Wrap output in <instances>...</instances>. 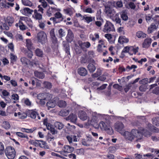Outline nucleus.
<instances>
[{
  "label": "nucleus",
  "instance_id": "obj_48",
  "mask_svg": "<svg viewBox=\"0 0 159 159\" xmlns=\"http://www.w3.org/2000/svg\"><path fill=\"white\" fill-rule=\"evenodd\" d=\"M55 127L59 129H61L63 127L64 125L62 123L57 121L54 124Z\"/></svg>",
  "mask_w": 159,
  "mask_h": 159
},
{
  "label": "nucleus",
  "instance_id": "obj_43",
  "mask_svg": "<svg viewBox=\"0 0 159 159\" xmlns=\"http://www.w3.org/2000/svg\"><path fill=\"white\" fill-rule=\"evenodd\" d=\"M81 9L84 12L92 13L94 12V11L92 10L91 8L89 7L85 9L83 7V6H81Z\"/></svg>",
  "mask_w": 159,
  "mask_h": 159
},
{
  "label": "nucleus",
  "instance_id": "obj_11",
  "mask_svg": "<svg viewBox=\"0 0 159 159\" xmlns=\"http://www.w3.org/2000/svg\"><path fill=\"white\" fill-rule=\"evenodd\" d=\"M147 126L145 128H143L145 129V132H146V130L147 131H149L152 134L151 131H152L154 132L158 133L159 132V129L158 128L154 126L151 124L150 123H148Z\"/></svg>",
  "mask_w": 159,
  "mask_h": 159
},
{
  "label": "nucleus",
  "instance_id": "obj_7",
  "mask_svg": "<svg viewBox=\"0 0 159 159\" xmlns=\"http://www.w3.org/2000/svg\"><path fill=\"white\" fill-rule=\"evenodd\" d=\"M43 124L46 126L47 129L50 131L52 134H55L57 133V130L52 127L51 124L48 122L47 119H45L44 120Z\"/></svg>",
  "mask_w": 159,
  "mask_h": 159
},
{
  "label": "nucleus",
  "instance_id": "obj_23",
  "mask_svg": "<svg viewBox=\"0 0 159 159\" xmlns=\"http://www.w3.org/2000/svg\"><path fill=\"white\" fill-rule=\"evenodd\" d=\"M32 17L36 20H39L42 18V15L41 14L38 12V11L35 9L34 11V14Z\"/></svg>",
  "mask_w": 159,
  "mask_h": 159
},
{
  "label": "nucleus",
  "instance_id": "obj_16",
  "mask_svg": "<svg viewBox=\"0 0 159 159\" xmlns=\"http://www.w3.org/2000/svg\"><path fill=\"white\" fill-rule=\"evenodd\" d=\"M60 9L51 7L47 10L46 14L48 16H50L52 13L56 11H60Z\"/></svg>",
  "mask_w": 159,
  "mask_h": 159
},
{
  "label": "nucleus",
  "instance_id": "obj_22",
  "mask_svg": "<svg viewBox=\"0 0 159 159\" xmlns=\"http://www.w3.org/2000/svg\"><path fill=\"white\" fill-rule=\"evenodd\" d=\"M55 17H52L50 18V20L53 21L54 23H57L58 22L56 21V19H59L62 18V14L57 11V12L55 14Z\"/></svg>",
  "mask_w": 159,
  "mask_h": 159
},
{
  "label": "nucleus",
  "instance_id": "obj_60",
  "mask_svg": "<svg viewBox=\"0 0 159 159\" xmlns=\"http://www.w3.org/2000/svg\"><path fill=\"white\" fill-rule=\"evenodd\" d=\"M105 131L108 134L110 135H112L114 133L113 129L110 125Z\"/></svg>",
  "mask_w": 159,
  "mask_h": 159
},
{
  "label": "nucleus",
  "instance_id": "obj_28",
  "mask_svg": "<svg viewBox=\"0 0 159 159\" xmlns=\"http://www.w3.org/2000/svg\"><path fill=\"white\" fill-rule=\"evenodd\" d=\"M46 139L49 143H52L54 146L55 145V142H53L54 137L51 134L48 133L46 137Z\"/></svg>",
  "mask_w": 159,
  "mask_h": 159
},
{
  "label": "nucleus",
  "instance_id": "obj_50",
  "mask_svg": "<svg viewBox=\"0 0 159 159\" xmlns=\"http://www.w3.org/2000/svg\"><path fill=\"white\" fill-rule=\"evenodd\" d=\"M88 69L90 72H93L95 70L96 67L93 64L90 63L88 66Z\"/></svg>",
  "mask_w": 159,
  "mask_h": 159
},
{
  "label": "nucleus",
  "instance_id": "obj_30",
  "mask_svg": "<svg viewBox=\"0 0 159 159\" xmlns=\"http://www.w3.org/2000/svg\"><path fill=\"white\" fill-rule=\"evenodd\" d=\"M78 73L80 75L84 76L87 75V71L85 68L84 67H80L78 69Z\"/></svg>",
  "mask_w": 159,
  "mask_h": 159
},
{
  "label": "nucleus",
  "instance_id": "obj_54",
  "mask_svg": "<svg viewBox=\"0 0 159 159\" xmlns=\"http://www.w3.org/2000/svg\"><path fill=\"white\" fill-rule=\"evenodd\" d=\"M104 36L110 43L113 42L112 35L109 34H107L105 35Z\"/></svg>",
  "mask_w": 159,
  "mask_h": 159
},
{
  "label": "nucleus",
  "instance_id": "obj_19",
  "mask_svg": "<svg viewBox=\"0 0 159 159\" xmlns=\"http://www.w3.org/2000/svg\"><path fill=\"white\" fill-rule=\"evenodd\" d=\"M74 38V35L72 31L69 29L68 30V34L66 37V40L69 42H71Z\"/></svg>",
  "mask_w": 159,
  "mask_h": 159
},
{
  "label": "nucleus",
  "instance_id": "obj_64",
  "mask_svg": "<svg viewBox=\"0 0 159 159\" xmlns=\"http://www.w3.org/2000/svg\"><path fill=\"white\" fill-rule=\"evenodd\" d=\"M20 61L23 64L26 65L28 64V60L25 57H22L20 58Z\"/></svg>",
  "mask_w": 159,
  "mask_h": 159
},
{
  "label": "nucleus",
  "instance_id": "obj_51",
  "mask_svg": "<svg viewBox=\"0 0 159 159\" xmlns=\"http://www.w3.org/2000/svg\"><path fill=\"white\" fill-rule=\"evenodd\" d=\"M35 53L36 56L40 57H42L43 55V51L39 48H37L36 49Z\"/></svg>",
  "mask_w": 159,
  "mask_h": 159
},
{
  "label": "nucleus",
  "instance_id": "obj_38",
  "mask_svg": "<svg viewBox=\"0 0 159 159\" xmlns=\"http://www.w3.org/2000/svg\"><path fill=\"white\" fill-rule=\"evenodd\" d=\"M136 35L139 38H144L146 37L147 34L141 31H139L136 33Z\"/></svg>",
  "mask_w": 159,
  "mask_h": 159
},
{
  "label": "nucleus",
  "instance_id": "obj_21",
  "mask_svg": "<svg viewBox=\"0 0 159 159\" xmlns=\"http://www.w3.org/2000/svg\"><path fill=\"white\" fill-rule=\"evenodd\" d=\"M82 20H84V21L88 24H89L93 21L95 20V17L94 16H86L82 17Z\"/></svg>",
  "mask_w": 159,
  "mask_h": 159
},
{
  "label": "nucleus",
  "instance_id": "obj_15",
  "mask_svg": "<svg viewBox=\"0 0 159 159\" xmlns=\"http://www.w3.org/2000/svg\"><path fill=\"white\" fill-rule=\"evenodd\" d=\"M29 116L33 119H35L37 116L38 119H40V117L38 116L37 112L34 110L29 111Z\"/></svg>",
  "mask_w": 159,
  "mask_h": 159
},
{
  "label": "nucleus",
  "instance_id": "obj_14",
  "mask_svg": "<svg viewBox=\"0 0 159 159\" xmlns=\"http://www.w3.org/2000/svg\"><path fill=\"white\" fill-rule=\"evenodd\" d=\"M98 44L97 46V51L98 52H102V47H106V46L104 45V41L102 39L98 41Z\"/></svg>",
  "mask_w": 159,
  "mask_h": 159
},
{
  "label": "nucleus",
  "instance_id": "obj_8",
  "mask_svg": "<svg viewBox=\"0 0 159 159\" xmlns=\"http://www.w3.org/2000/svg\"><path fill=\"white\" fill-rule=\"evenodd\" d=\"M105 10L107 15L112 20L117 15L114 10L110 8L106 7Z\"/></svg>",
  "mask_w": 159,
  "mask_h": 159
},
{
  "label": "nucleus",
  "instance_id": "obj_47",
  "mask_svg": "<svg viewBox=\"0 0 159 159\" xmlns=\"http://www.w3.org/2000/svg\"><path fill=\"white\" fill-rule=\"evenodd\" d=\"M129 2L125 5L126 7L128 8H131L132 9H134L135 7V5L133 2Z\"/></svg>",
  "mask_w": 159,
  "mask_h": 159
},
{
  "label": "nucleus",
  "instance_id": "obj_36",
  "mask_svg": "<svg viewBox=\"0 0 159 159\" xmlns=\"http://www.w3.org/2000/svg\"><path fill=\"white\" fill-rule=\"evenodd\" d=\"M33 10L30 9L28 7H25L23 9V14L24 15L27 16L29 14H32L33 12Z\"/></svg>",
  "mask_w": 159,
  "mask_h": 159
},
{
  "label": "nucleus",
  "instance_id": "obj_42",
  "mask_svg": "<svg viewBox=\"0 0 159 159\" xmlns=\"http://www.w3.org/2000/svg\"><path fill=\"white\" fill-rule=\"evenodd\" d=\"M0 27L2 31L4 30H8L9 29V26L6 23H0Z\"/></svg>",
  "mask_w": 159,
  "mask_h": 159
},
{
  "label": "nucleus",
  "instance_id": "obj_20",
  "mask_svg": "<svg viewBox=\"0 0 159 159\" xmlns=\"http://www.w3.org/2000/svg\"><path fill=\"white\" fill-rule=\"evenodd\" d=\"M99 34L97 33H95L94 34H91L89 35V38L90 40L93 42L95 41L99 38Z\"/></svg>",
  "mask_w": 159,
  "mask_h": 159
},
{
  "label": "nucleus",
  "instance_id": "obj_45",
  "mask_svg": "<svg viewBox=\"0 0 159 159\" xmlns=\"http://www.w3.org/2000/svg\"><path fill=\"white\" fill-rule=\"evenodd\" d=\"M145 20L148 23L151 22L153 20L152 16L150 14L146 15Z\"/></svg>",
  "mask_w": 159,
  "mask_h": 159
},
{
  "label": "nucleus",
  "instance_id": "obj_17",
  "mask_svg": "<svg viewBox=\"0 0 159 159\" xmlns=\"http://www.w3.org/2000/svg\"><path fill=\"white\" fill-rule=\"evenodd\" d=\"M158 25H156L154 23L152 24L148 28V34L152 33L158 28Z\"/></svg>",
  "mask_w": 159,
  "mask_h": 159
},
{
  "label": "nucleus",
  "instance_id": "obj_39",
  "mask_svg": "<svg viewBox=\"0 0 159 159\" xmlns=\"http://www.w3.org/2000/svg\"><path fill=\"white\" fill-rule=\"evenodd\" d=\"M68 118L70 121L73 123L76 122L77 117L76 115L73 113L70 114L68 117Z\"/></svg>",
  "mask_w": 159,
  "mask_h": 159
},
{
  "label": "nucleus",
  "instance_id": "obj_2",
  "mask_svg": "<svg viewBox=\"0 0 159 159\" xmlns=\"http://www.w3.org/2000/svg\"><path fill=\"white\" fill-rule=\"evenodd\" d=\"M90 117L88 119V122L85 123L87 126L93 125L94 124H97L100 120H106L109 118L108 115L98 113L95 111L90 112Z\"/></svg>",
  "mask_w": 159,
  "mask_h": 159
},
{
  "label": "nucleus",
  "instance_id": "obj_34",
  "mask_svg": "<svg viewBox=\"0 0 159 159\" xmlns=\"http://www.w3.org/2000/svg\"><path fill=\"white\" fill-rule=\"evenodd\" d=\"M65 49L66 52L68 54H70V46L68 43L65 41H63L62 43Z\"/></svg>",
  "mask_w": 159,
  "mask_h": 159
},
{
  "label": "nucleus",
  "instance_id": "obj_56",
  "mask_svg": "<svg viewBox=\"0 0 159 159\" xmlns=\"http://www.w3.org/2000/svg\"><path fill=\"white\" fill-rule=\"evenodd\" d=\"M152 123L156 126H159V117L153 118L152 119Z\"/></svg>",
  "mask_w": 159,
  "mask_h": 159
},
{
  "label": "nucleus",
  "instance_id": "obj_59",
  "mask_svg": "<svg viewBox=\"0 0 159 159\" xmlns=\"http://www.w3.org/2000/svg\"><path fill=\"white\" fill-rule=\"evenodd\" d=\"M2 126L6 129H8L10 128V125L9 123L7 121L3 122L2 124Z\"/></svg>",
  "mask_w": 159,
  "mask_h": 159
},
{
  "label": "nucleus",
  "instance_id": "obj_24",
  "mask_svg": "<svg viewBox=\"0 0 159 159\" xmlns=\"http://www.w3.org/2000/svg\"><path fill=\"white\" fill-rule=\"evenodd\" d=\"M129 41V39L126 38L124 36H119L118 40V43L121 44L128 43Z\"/></svg>",
  "mask_w": 159,
  "mask_h": 159
},
{
  "label": "nucleus",
  "instance_id": "obj_40",
  "mask_svg": "<svg viewBox=\"0 0 159 159\" xmlns=\"http://www.w3.org/2000/svg\"><path fill=\"white\" fill-rule=\"evenodd\" d=\"M121 17L122 19L125 21H126L128 19V16L127 13L125 11H122L120 13Z\"/></svg>",
  "mask_w": 159,
  "mask_h": 159
},
{
  "label": "nucleus",
  "instance_id": "obj_4",
  "mask_svg": "<svg viewBox=\"0 0 159 159\" xmlns=\"http://www.w3.org/2000/svg\"><path fill=\"white\" fill-rule=\"evenodd\" d=\"M6 156L8 159H13L16 155V152L14 148L11 146L7 148L5 150Z\"/></svg>",
  "mask_w": 159,
  "mask_h": 159
},
{
  "label": "nucleus",
  "instance_id": "obj_25",
  "mask_svg": "<svg viewBox=\"0 0 159 159\" xmlns=\"http://www.w3.org/2000/svg\"><path fill=\"white\" fill-rule=\"evenodd\" d=\"M50 99H51L47 102L46 104L49 110L50 108H53L54 107L56 104V102L55 100Z\"/></svg>",
  "mask_w": 159,
  "mask_h": 159
},
{
  "label": "nucleus",
  "instance_id": "obj_57",
  "mask_svg": "<svg viewBox=\"0 0 159 159\" xmlns=\"http://www.w3.org/2000/svg\"><path fill=\"white\" fill-rule=\"evenodd\" d=\"M102 74V70L100 69H98L96 73L93 74L92 76L93 78H96L101 75Z\"/></svg>",
  "mask_w": 159,
  "mask_h": 159
},
{
  "label": "nucleus",
  "instance_id": "obj_10",
  "mask_svg": "<svg viewBox=\"0 0 159 159\" xmlns=\"http://www.w3.org/2000/svg\"><path fill=\"white\" fill-rule=\"evenodd\" d=\"M62 150L63 151H58L57 152L65 156V153H70L72 152L74 150V148L68 145H66L64 146Z\"/></svg>",
  "mask_w": 159,
  "mask_h": 159
},
{
  "label": "nucleus",
  "instance_id": "obj_61",
  "mask_svg": "<svg viewBox=\"0 0 159 159\" xmlns=\"http://www.w3.org/2000/svg\"><path fill=\"white\" fill-rule=\"evenodd\" d=\"M58 106L60 107H64L66 105V102L62 100L59 101L57 103Z\"/></svg>",
  "mask_w": 159,
  "mask_h": 159
},
{
  "label": "nucleus",
  "instance_id": "obj_35",
  "mask_svg": "<svg viewBox=\"0 0 159 159\" xmlns=\"http://www.w3.org/2000/svg\"><path fill=\"white\" fill-rule=\"evenodd\" d=\"M22 21H25L26 23H27L28 22L30 21V19L27 17L25 16H20L19 20L20 24H22L23 23Z\"/></svg>",
  "mask_w": 159,
  "mask_h": 159
},
{
  "label": "nucleus",
  "instance_id": "obj_55",
  "mask_svg": "<svg viewBox=\"0 0 159 159\" xmlns=\"http://www.w3.org/2000/svg\"><path fill=\"white\" fill-rule=\"evenodd\" d=\"M43 86L45 88L50 89L52 87V84L49 82L46 81L44 82L43 83Z\"/></svg>",
  "mask_w": 159,
  "mask_h": 159
},
{
  "label": "nucleus",
  "instance_id": "obj_49",
  "mask_svg": "<svg viewBox=\"0 0 159 159\" xmlns=\"http://www.w3.org/2000/svg\"><path fill=\"white\" fill-rule=\"evenodd\" d=\"M26 45L29 50H30L33 48V44L30 39H27L26 40Z\"/></svg>",
  "mask_w": 159,
  "mask_h": 159
},
{
  "label": "nucleus",
  "instance_id": "obj_46",
  "mask_svg": "<svg viewBox=\"0 0 159 159\" xmlns=\"http://www.w3.org/2000/svg\"><path fill=\"white\" fill-rule=\"evenodd\" d=\"M34 73L35 76L39 79H43L44 77V74L42 72L36 71Z\"/></svg>",
  "mask_w": 159,
  "mask_h": 159
},
{
  "label": "nucleus",
  "instance_id": "obj_37",
  "mask_svg": "<svg viewBox=\"0 0 159 159\" xmlns=\"http://www.w3.org/2000/svg\"><path fill=\"white\" fill-rule=\"evenodd\" d=\"M22 4L25 6L32 7L33 6L32 3L29 0H21Z\"/></svg>",
  "mask_w": 159,
  "mask_h": 159
},
{
  "label": "nucleus",
  "instance_id": "obj_44",
  "mask_svg": "<svg viewBox=\"0 0 159 159\" xmlns=\"http://www.w3.org/2000/svg\"><path fill=\"white\" fill-rule=\"evenodd\" d=\"M10 58L11 59V63L14 64L16 61L17 59V56L14 53H11L10 55Z\"/></svg>",
  "mask_w": 159,
  "mask_h": 159
},
{
  "label": "nucleus",
  "instance_id": "obj_26",
  "mask_svg": "<svg viewBox=\"0 0 159 159\" xmlns=\"http://www.w3.org/2000/svg\"><path fill=\"white\" fill-rule=\"evenodd\" d=\"M67 139L70 144L72 143V142L77 141V138L76 136H66Z\"/></svg>",
  "mask_w": 159,
  "mask_h": 159
},
{
  "label": "nucleus",
  "instance_id": "obj_29",
  "mask_svg": "<svg viewBox=\"0 0 159 159\" xmlns=\"http://www.w3.org/2000/svg\"><path fill=\"white\" fill-rule=\"evenodd\" d=\"M109 125L107 123L101 121L99 122L100 128L102 130H105Z\"/></svg>",
  "mask_w": 159,
  "mask_h": 159
},
{
  "label": "nucleus",
  "instance_id": "obj_31",
  "mask_svg": "<svg viewBox=\"0 0 159 159\" xmlns=\"http://www.w3.org/2000/svg\"><path fill=\"white\" fill-rule=\"evenodd\" d=\"M138 49L139 48L138 47H134L133 46H130L129 54L132 55L134 54H136L138 52Z\"/></svg>",
  "mask_w": 159,
  "mask_h": 159
},
{
  "label": "nucleus",
  "instance_id": "obj_3",
  "mask_svg": "<svg viewBox=\"0 0 159 159\" xmlns=\"http://www.w3.org/2000/svg\"><path fill=\"white\" fill-rule=\"evenodd\" d=\"M52 95L50 93H42L38 95V99L40 100V103L41 105L45 104V100H49L52 98Z\"/></svg>",
  "mask_w": 159,
  "mask_h": 159
},
{
  "label": "nucleus",
  "instance_id": "obj_52",
  "mask_svg": "<svg viewBox=\"0 0 159 159\" xmlns=\"http://www.w3.org/2000/svg\"><path fill=\"white\" fill-rule=\"evenodd\" d=\"M69 112V111L68 110L63 109L60 111L59 115L62 116H65L68 115Z\"/></svg>",
  "mask_w": 159,
  "mask_h": 159
},
{
  "label": "nucleus",
  "instance_id": "obj_5",
  "mask_svg": "<svg viewBox=\"0 0 159 159\" xmlns=\"http://www.w3.org/2000/svg\"><path fill=\"white\" fill-rule=\"evenodd\" d=\"M115 29L113 25L110 22L107 21L104 26L103 31L105 32L113 31Z\"/></svg>",
  "mask_w": 159,
  "mask_h": 159
},
{
  "label": "nucleus",
  "instance_id": "obj_58",
  "mask_svg": "<svg viewBox=\"0 0 159 159\" xmlns=\"http://www.w3.org/2000/svg\"><path fill=\"white\" fill-rule=\"evenodd\" d=\"M112 20L115 21L116 23L120 25H121V19L119 18L118 14Z\"/></svg>",
  "mask_w": 159,
  "mask_h": 159
},
{
  "label": "nucleus",
  "instance_id": "obj_27",
  "mask_svg": "<svg viewBox=\"0 0 159 159\" xmlns=\"http://www.w3.org/2000/svg\"><path fill=\"white\" fill-rule=\"evenodd\" d=\"M64 12L71 16L75 12V10L73 8H68L63 10Z\"/></svg>",
  "mask_w": 159,
  "mask_h": 159
},
{
  "label": "nucleus",
  "instance_id": "obj_53",
  "mask_svg": "<svg viewBox=\"0 0 159 159\" xmlns=\"http://www.w3.org/2000/svg\"><path fill=\"white\" fill-rule=\"evenodd\" d=\"M18 116L20 119H24L27 117L26 114L24 112L21 111L17 113Z\"/></svg>",
  "mask_w": 159,
  "mask_h": 159
},
{
  "label": "nucleus",
  "instance_id": "obj_9",
  "mask_svg": "<svg viewBox=\"0 0 159 159\" xmlns=\"http://www.w3.org/2000/svg\"><path fill=\"white\" fill-rule=\"evenodd\" d=\"M115 128L116 130L121 134L124 132V125L121 122H117L115 124Z\"/></svg>",
  "mask_w": 159,
  "mask_h": 159
},
{
  "label": "nucleus",
  "instance_id": "obj_12",
  "mask_svg": "<svg viewBox=\"0 0 159 159\" xmlns=\"http://www.w3.org/2000/svg\"><path fill=\"white\" fill-rule=\"evenodd\" d=\"M152 41L150 38H147L145 39L142 43V47L145 48H148L150 46Z\"/></svg>",
  "mask_w": 159,
  "mask_h": 159
},
{
  "label": "nucleus",
  "instance_id": "obj_1",
  "mask_svg": "<svg viewBox=\"0 0 159 159\" xmlns=\"http://www.w3.org/2000/svg\"><path fill=\"white\" fill-rule=\"evenodd\" d=\"M145 131L143 128L141 127L139 128L138 130L134 129H132L130 132L128 131H125L121 135L127 140L132 141L135 138L137 139V141H139L142 139L143 135L147 137L151 135V134L149 131L146 130V132H145Z\"/></svg>",
  "mask_w": 159,
  "mask_h": 159
},
{
  "label": "nucleus",
  "instance_id": "obj_32",
  "mask_svg": "<svg viewBox=\"0 0 159 159\" xmlns=\"http://www.w3.org/2000/svg\"><path fill=\"white\" fill-rule=\"evenodd\" d=\"M14 21V18L10 16H7L6 20V22L8 24L9 26L12 25Z\"/></svg>",
  "mask_w": 159,
  "mask_h": 159
},
{
  "label": "nucleus",
  "instance_id": "obj_18",
  "mask_svg": "<svg viewBox=\"0 0 159 159\" xmlns=\"http://www.w3.org/2000/svg\"><path fill=\"white\" fill-rule=\"evenodd\" d=\"M78 43L82 49H84L85 48H89L91 46V44L89 42H84L82 43L81 41H79Z\"/></svg>",
  "mask_w": 159,
  "mask_h": 159
},
{
  "label": "nucleus",
  "instance_id": "obj_33",
  "mask_svg": "<svg viewBox=\"0 0 159 159\" xmlns=\"http://www.w3.org/2000/svg\"><path fill=\"white\" fill-rule=\"evenodd\" d=\"M1 96L2 98H5L10 95L9 93L7 90L5 89H1Z\"/></svg>",
  "mask_w": 159,
  "mask_h": 159
},
{
  "label": "nucleus",
  "instance_id": "obj_6",
  "mask_svg": "<svg viewBox=\"0 0 159 159\" xmlns=\"http://www.w3.org/2000/svg\"><path fill=\"white\" fill-rule=\"evenodd\" d=\"M37 39L39 42L44 44L47 41L46 34L43 31L40 32L38 34Z\"/></svg>",
  "mask_w": 159,
  "mask_h": 159
},
{
  "label": "nucleus",
  "instance_id": "obj_62",
  "mask_svg": "<svg viewBox=\"0 0 159 159\" xmlns=\"http://www.w3.org/2000/svg\"><path fill=\"white\" fill-rule=\"evenodd\" d=\"M137 68V66L135 65H132L131 66H127L126 67V69L129 71V70L133 69V71L134 72L135 71V69Z\"/></svg>",
  "mask_w": 159,
  "mask_h": 159
},
{
  "label": "nucleus",
  "instance_id": "obj_41",
  "mask_svg": "<svg viewBox=\"0 0 159 159\" xmlns=\"http://www.w3.org/2000/svg\"><path fill=\"white\" fill-rule=\"evenodd\" d=\"M50 34L52 41L53 43H55L57 42V39L55 36L54 30H52L50 31Z\"/></svg>",
  "mask_w": 159,
  "mask_h": 159
},
{
  "label": "nucleus",
  "instance_id": "obj_63",
  "mask_svg": "<svg viewBox=\"0 0 159 159\" xmlns=\"http://www.w3.org/2000/svg\"><path fill=\"white\" fill-rule=\"evenodd\" d=\"M16 134L17 136L22 138H26L27 139H28V137L27 135L21 132H17L16 133Z\"/></svg>",
  "mask_w": 159,
  "mask_h": 159
},
{
  "label": "nucleus",
  "instance_id": "obj_13",
  "mask_svg": "<svg viewBox=\"0 0 159 159\" xmlns=\"http://www.w3.org/2000/svg\"><path fill=\"white\" fill-rule=\"evenodd\" d=\"M78 116L83 121L85 120L88 118L86 112L83 111H80L79 112Z\"/></svg>",
  "mask_w": 159,
  "mask_h": 159
}]
</instances>
